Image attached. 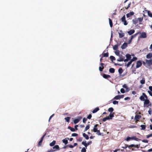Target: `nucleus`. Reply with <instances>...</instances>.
<instances>
[{
    "label": "nucleus",
    "mask_w": 152,
    "mask_h": 152,
    "mask_svg": "<svg viewBox=\"0 0 152 152\" xmlns=\"http://www.w3.org/2000/svg\"><path fill=\"white\" fill-rule=\"evenodd\" d=\"M140 146V144H139L138 145H134V144H132L129 145H125L124 147H123V148H126L128 147L129 149H130L131 148L134 147L137 148L138 149L139 148Z\"/></svg>",
    "instance_id": "1"
},
{
    "label": "nucleus",
    "mask_w": 152,
    "mask_h": 152,
    "mask_svg": "<svg viewBox=\"0 0 152 152\" xmlns=\"http://www.w3.org/2000/svg\"><path fill=\"white\" fill-rule=\"evenodd\" d=\"M82 118L81 116H78L76 118H72V120L74 124H77L82 119Z\"/></svg>",
    "instance_id": "2"
},
{
    "label": "nucleus",
    "mask_w": 152,
    "mask_h": 152,
    "mask_svg": "<svg viewBox=\"0 0 152 152\" xmlns=\"http://www.w3.org/2000/svg\"><path fill=\"white\" fill-rule=\"evenodd\" d=\"M114 113H110L109 116H107L103 119L102 121L105 122L107 120L112 119V118L114 116Z\"/></svg>",
    "instance_id": "3"
},
{
    "label": "nucleus",
    "mask_w": 152,
    "mask_h": 152,
    "mask_svg": "<svg viewBox=\"0 0 152 152\" xmlns=\"http://www.w3.org/2000/svg\"><path fill=\"white\" fill-rule=\"evenodd\" d=\"M118 56L119 58L117 59V61L118 62L123 61V60H124V59L125 58V57L121 54H120Z\"/></svg>",
    "instance_id": "4"
},
{
    "label": "nucleus",
    "mask_w": 152,
    "mask_h": 152,
    "mask_svg": "<svg viewBox=\"0 0 152 152\" xmlns=\"http://www.w3.org/2000/svg\"><path fill=\"white\" fill-rule=\"evenodd\" d=\"M144 101L143 105L144 107H148L149 105H147L150 103V101L148 99H145Z\"/></svg>",
    "instance_id": "5"
},
{
    "label": "nucleus",
    "mask_w": 152,
    "mask_h": 152,
    "mask_svg": "<svg viewBox=\"0 0 152 152\" xmlns=\"http://www.w3.org/2000/svg\"><path fill=\"white\" fill-rule=\"evenodd\" d=\"M124 96V95H118L115 96L113 99L119 100L123 98Z\"/></svg>",
    "instance_id": "6"
},
{
    "label": "nucleus",
    "mask_w": 152,
    "mask_h": 152,
    "mask_svg": "<svg viewBox=\"0 0 152 152\" xmlns=\"http://www.w3.org/2000/svg\"><path fill=\"white\" fill-rule=\"evenodd\" d=\"M140 33V32H137V33H136V34H135L134 35H132L131 36V38L129 40V41H128L129 44H130L132 42V39H134V37H135L138 34H139Z\"/></svg>",
    "instance_id": "7"
},
{
    "label": "nucleus",
    "mask_w": 152,
    "mask_h": 152,
    "mask_svg": "<svg viewBox=\"0 0 152 152\" xmlns=\"http://www.w3.org/2000/svg\"><path fill=\"white\" fill-rule=\"evenodd\" d=\"M125 15H124L121 18V20L122 22L124 23V25L125 26L127 25L128 23L126 22V19H125Z\"/></svg>",
    "instance_id": "8"
},
{
    "label": "nucleus",
    "mask_w": 152,
    "mask_h": 152,
    "mask_svg": "<svg viewBox=\"0 0 152 152\" xmlns=\"http://www.w3.org/2000/svg\"><path fill=\"white\" fill-rule=\"evenodd\" d=\"M140 33L139 34H140L141 35L140 36V38H145L147 36L146 33L145 32H142V33Z\"/></svg>",
    "instance_id": "9"
},
{
    "label": "nucleus",
    "mask_w": 152,
    "mask_h": 152,
    "mask_svg": "<svg viewBox=\"0 0 152 152\" xmlns=\"http://www.w3.org/2000/svg\"><path fill=\"white\" fill-rule=\"evenodd\" d=\"M46 134V133H45L43 136L41 138L40 140L39 141L38 143V145L39 146H41L42 145V141L43 140V139L44 137L45 136V135Z\"/></svg>",
    "instance_id": "10"
},
{
    "label": "nucleus",
    "mask_w": 152,
    "mask_h": 152,
    "mask_svg": "<svg viewBox=\"0 0 152 152\" xmlns=\"http://www.w3.org/2000/svg\"><path fill=\"white\" fill-rule=\"evenodd\" d=\"M142 64L141 61H137L136 63V68H137L141 66Z\"/></svg>",
    "instance_id": "11"
},
{
    "label": "nucleus",
    "mask_w": 152,
    "mask_h": 152,
    "mask_svg": "<svg viewBox=\"0 0 152 152\" xmlns=\"http://www.w3.org/2000/svg\"><path fill=\"white\" fill-rule=\"evenodd\" d=\"M145 62L149 65H152V58L150 60H146Z\"/></svg>",
    "instance_id": "12"
},
{
    "label": "nucleus",
    "mask_w": 152,
    "mask_h": 152,
    "mask_svg": "<svg viewBox=\"0 0 152 152\" xmlns=\"http://www.w3.org/2000/svg\"><path fill=\"white\" fill-rule=\"evenodd\" d=\"M120 32L118 33L119 35V37L120 38H121L124 36V33L122 32V31L121 30L120 31Z\"/></svg>",
    "instance_id": "13"
},
{
    "label": "nucleus",
    "mask_w": 152,
    "mask_h": 152,
    "mask_svg": "<svg viewBox=\"0 0 152 152\" xmlns=\"http://www.w3.org/2000/svg\"><path fill=\"white\" fill-rule=\"evenodd\" d=\"M127 46V44L126 42H124L121 46V48L122 49H124L126 48Z\"/></svg>",
    "instance_id": "14"
},
{
    "label": "nucleus",
    "mask_w": 152,
    "mask_h": 152,
    "mask_svg": "<svg viewBox=\"0 0 152 152\" xmlns=\"http://www.w3.org/2000/svg\"><path fill=\"white\" fill-rule=\"evenodd\" d=\"M134 14V12H131L129 13H127L126 15V17L127 18H129L130 17L133 15Z\"/></svg>",
    "instance_id": "15"
},
{
    "label": "nucleus",
    "mask_w": 152,
    "mask_h": 152,
    "mask_svg": "<svg viewBox=\"0 0 152 152\" xmlns=\"http://www.w3.org/2000/svg\"><path fill=\"white\" fill-rule=\"evenodd\" d=\"M135 32L134 30V29H131L129 31L127 32L130 35H132Z\"/></svg>",
    "instance_id": "16"
},
{
    "label": "nucleus",
    "mask_w": 152,
    "mask_h": 152,
    "mask_svg": "<svg viewBox=\"0 0 152 152\" xmlns=\"http://www.w3.org/2000/svg\"><path fill=\"white\" fill-rule=\"evenodd\" d=\"M68 140H69V138H66L63 139L62 141L64 143L65 145H66L68 142Z\"/></svg>",
    "instance_id": "17"
},
{
    "label": "nucleus",
    "mask_w": 152,
    "mask_h": 152,
    "mask_svg": "<svg viewBox=\"0 0 152 152\" xmlns=\"http://www.w3.org/2000/svg\"><path fill=\"white\" fill-rule=\"evenodd\" d=\"M126 58L129 61H130L131 59V55L129 54H126Z\"/></svg>",
    "instance_id": "18"
},
{
    "label": "nucleus",
    "mask_w": 152,
    "mask_h": 152,
    "mask_svg": "<svg viewBox=\"0 0 152 152\" xmlns=\"http://www.w3.org/2000/svg\"><path fill=\"white\" fill-rule=\"evenodd\" d=\"M98 126V124H96V125L94 126L93 129V131L94 132H96V131H97L98 129L97 127Z\"/></svg>",
    "instance_id": "19"
},
{
    "label": "nucleus",
    "mask_w": 152,
    "mask_h": 152,
    "mask_svg": "<svg viewBox=\"0 0 152 152\" xmlns=\"http://www.w3.org/2000/svg\"><path fill=\"white\" fill-rule=\"evenodd\" d=\"M141 116L140 115H136L134 117V119L136 121H138L141 118Z\"/></svg>",
    "instance_id": "20"
},
{
    "label": "nucleus",
    "mask_w": 152,
    "mask_h": 152,
    "mask_svg": "<svg viewBox=\"0 0 152 152\" xmlns=\"http://www.w3.org/2000/svg\"><path fill=\"white\" fill-rule=\"evenodd\" d=\"M103 77L105 79H107L108 78L110 77V76L108 75H106L105 74H104L103 75Z\"/></svg>",
    "instance_id": "21"
},
{
    "label": "nucleus",
    "mask_w": 152,
    "mask_h": 152,
    "mask_svg": "<svg viewBox=\"0 0 152 152\" xmlns=\"http://www.w3.org/2000/svg\"><path fill=\"white\" fill-rule=\"evenodd\" d=\"M152 57V53H150L148 54L146 56V58L148 59L151 58Z\"/></svg>",
    "instance_id": "22"
},
{
    "label": "nucleus",
    "mask_w": 152,
    "mask_h": 152,
    "mask_svg": "<svg viewBox=\"0 0 152 152\" xmlns=\"http://www.w3.org/2000/svg\"><path fill=\"white\" fill-rule=\"evenodd\" d=\"M109 72L111 73H113L115 72V70L113 68H111L109 69Z\"/></svg>",
    "instance_id": "23"
},
{
    "label": "nucleus",
    "mask_w": 152,
    "mask_h": 152,
    "mask_svg": "<svg viewBox=\"0 0 152 152\" xmlns=\"http://www.w3.org/2000/svg\"><path fill=\"white\" fill-rule=\"evenodd\" d=\"M99 110V107H97L94 109L92 111V112L93 113H96Z\"/></svg>",
    "instance_id": "24"
},
{
    "label": "nucleus",
    "mask_w": 152,
    "mask_h": 152,
    "mask_svg": "<svg viewBox=\"0 0 152 152\" xmlns=\"http://www.w3.org/2000/svg\"><path fill=\"white\" fill-rule=\"evenodd\" d=\"M83 135L84 137L86 140H88L89 139V137L85 133H83Z\"/></svg>",
    "instance_id": "25"
},
{
    "label": "nucleus",
    "mask_w": 152,
    "mask_h": 152,
    "mask_svg": "<svg viewBox=\"0 0 152 152\" xmlns=\"http://www.w3.org/2000/svg\"><path fill=\"white\" fill-rule=\"evenodd\" d=\"M123 70L122 68H120L118 69V72L119 74V75H121V74L123 73Z\"/></svg>",
    "instance_id": "26"
},
{
    "label": "nucleus",
    "mask_w": 152,
    "mask_h": 152,
    "mask_svg": "<svg viewBox=\"0 0 152 152\" xmlns=\"http://www.w3.org/2000/svg\"><path fill=\"white\" fill-rule=\"evenodd\" d=\"M147 11L148 15L150 17L152 18V13L150 11L146 10Z\"/></svg>",
    "instance_id": "27"
},
{
    "label": "nucleus",
    "mask_w": 152,
    "mask_h": 152,
    "mask_svg": "<svg viewBox=\"0 0 152 152\" xmlns=\"http://www.w3.org/2000/svg\"><path fill=\"white\" fill-rule=\"evenodd\" d=\"M56 143V141L55 140H53L52 141V142L50 143V146H54V145Z\"/></svg>",
    "instance_id": "28"
},
{
    "label": "nucleus",
    "mask_w": 152,
    "mask_h": 152,
    "mask_svg": "<svg viewBox=\"0 0 152 152\" xmlns=\"http://www.w3.org/2000/svg\"><path fill=\"white\" fill-rule=\"evenodd\" d=\"M104 51L102 53V54L103 55V57H108L109 56V54L108 53H104Z\"/></svg>",
    "instance_id": "29"
},
{
    "label": "nucleus",
    "mask_w": 152,
    "mask_h": 152,
    "mask_svg": "<svg viewBox=\"0 0 152 152\" xmlns=\"http://www.w3.org/2000/svg\"><path fill=\"white\" fill-rule=\"evenodd\" d=\"M109 20L110 26L111 27H112L113 26V23L112 20L110 18H109Z\"/></svg>",
    "instance_id": "30"
},
{
    "label": "nucleus",
    "mask_w": 152,
    "mask_h": 152,
    "mask_svg": "<svg viewBox=\"0 0 152 152\" xmlns=\"http://www.w3.org/2000/svg\"><path fill=\"white\" fill-rule=\"evenodd\" d=\"M110 58L112 62L113 61V60H115V58L113 56H110Z\"/></svg>",
    "instance_id": "31"
},
{
    "label": "nucleus",
    "mask_w": 152,
    "mask_h": 152,
    "mask_svg": "<svg viewBox=\"0 0 152 152\" xmlns=\"http://www.w3.org/2000/svg\"><path fill=\"white\" fill-rule=\"evenodd\" d=\"M70 119V117H65L64 118V119L68 123H69V122Z\"/></svg>",
    "instance_id": "32"
},
{
    "label": "nucleus",
    "mask_w": 152,
    "mask_h": 152,
    "mask_svg": "<svg viewBox=\"0 0 152 152\" xmlns=\"http://www.w3.org/2000/svg\"><path fill=\"white\" fill-rule=\"evenodd\" d=\"M68 128L70 129L72 132H75V129L74 128L70 126H69L68 127Z\"/></svg>",
    "instance_id": "33"
},
{
    "label": "nucleus",
    "mask_w": 152,
    "mask_h": 152,
    "mask_svg": "<svg viewBox=\"0 0 152 152\" xmlns=\"http://www.w3.org/2000/svg\"><path fill=\"white\" fill-rule=\"evenodd\" d=\"M82 145H83L86 148H87V143H86V141H83L82 142Z\"/></svg>",
    "instance_id": "34"
},
{
    "label": "nucleus",
    "mask_w": 152,
    "mask_h": 152,
    "mask_svg": "<svg viewBox=\"0 0 152 152\" xmlns=\"http://www.w3.org/2000/svg\"><path fill=\"white\" fill-rule=\"evenodd\" d=\"M113 49L114 50H117L118 48V45L117 44L114 45L113 47Z\"/></svg>",
    "instance_id": "35"
},
{
    "label": "nucleus",
    "mask_w": 152,
    "mask_h": 152,
    "mask_svg": "<svg viewBox=\"0 0 152 152\" xmlns=\"http://www.w3.org/2000/svg\"><path fill=\"white\" fill-rule=\"evenodd\" d=\"M140 99L142 101H144L145 100V98H144V96L142 95V96H141L140 97Z\"/></svg>",
    "instance_id": "36"
},
{
    "label": "nucleus",
    "mask_w": 152,
    "mask_h": 152,
    "mask_svg": "<svg viewBox=\"0 0 152 152\" xmlns=\"http://www.w3.org/2000/svg\"><path fill=\"white\" fill-rule=\"evenodd\" d=\"M140 83L142 84H143L145 83V80L144 78H143L142 80L140 81Z\"/></svg>",
    "instance_id": "37"
},
{
    "label": "nucleus",
    "mask_w": 152,
    "mask_h": 152,
    "mask_svg": "<svg viewBox=\"0 0 152 152\" xmlns=\"http://www.w3.org/2000/svg\"><path fill=\"white\" fill-rule=\"evenodd\" d=\"M115 55L117 56H118L120 55L119 51L118 50H116V51H115Z\"/></svg>",
    "instance_id": "38"
},
{
    "label": "nucleus",
    "mask_w": 152,
    "mask_h": 152,
    "mask_svg": "<svg viewBox=\"0 0 152 152\" xmlns=\"http://www.w3.org/2000/svg\"><path fill=\"white\" fill-rule=\"evenodd\" d=\"M132 63V62L130 60L129 61L127 65H126V66L127 67H128Z\"/></svg>",
    "instance_id": "39"
},
{
    "label": "nucleus",
    "mask_w": 152,
    "mask_h": 152,
    "mask_svg": "<svg viewBox=\"0 0 152 152\" xmlns=\"http://www.w3.org/2000/svg\"><path fill=\"white\" fill-rule=\"evenodd\" d=\"M143 19V18L142 17L137 18L136 19L137 20V21H139V22H142V21Z\"/></svg>",
    "instance_id": "40"
},
{
    "label": "nucleus",
    "mask_w": 152,
    "mask_h": 152,
    "mask_svg": "<svg viewBox=\"0 0 152 152\" xmlns=\"http://www.w3.org/2000/svg\"><path fill=\"white\" fill-rule=\"evenodd\" d=\"M114 110V109L112 107H110L108 109V111L109 112H110L111 113H112V112Z\"/></svg>",
    "instance_id": "41"
},
{
    "label": "nucleus",
    "mask_w": 152,
    "mask_h": 152,
    "mask_svg": "<svg viewBox=\"0 0 152 152\" xmlns=\"http://www.w3.org/2000/svg\"><path fill=\"white\" fill-rule=\"evenodd\" d=\"M140 127L142 128L141 129L144 130L146 128V126L145 125H142L140 126Z\"/></svg>",
    "instance_id": "42"
},
{
    "label": "nucleus",
    "mask_w": 152,
    "mask_h": 152,
    "mask_svg": "<svg viewBox=\"0 0 152 152\" xmlns=\"http://www.w3.org/2000/svg\"><path fill=\"white\" fill-rule=\"evenodd\" d=\"M133 23L134 24L136 25L137 23V20H132Z\"/></svg>",
    "instance_id": "43"
},
{
    "label": "nucleus",
    "mask_w": 152,
    "mask_h": 152,
    "mask_svg": "<svg viewBox=\"0 0 152 152\" xmlns=\"http://www.w3.org/2000/svg\"><path fill=\"white\" fill-rule=\"evenodd\" d=\"M137 127L135 125H131L129 126V128H135Z\"/></svg>",
    "instance_id": "44"
},
{
    "label": "nucleus",
    "mask_w": 152,
    "mask_h": 152,
    "mask_svg": "<svg viewBox=\"0 0 152 152\" xmlns=\"http://www.w3.org/2000/svg\"><path fill=\"white\" fill-rule=\"evenodd\" d=\"M137 59V58L136 57H134L131 60V61L132 62L134 61H136Z\"/></svg>",
    "instance_id": "45"
},
{
    "label": "nucleus",
    "mask_w": 152,
    "mask_h": 152,
    "mask_svg": "<svg viewBox=\"0 0 152 152\" xmlns=\"http://www.w3.org/2000/svg\"><path fill=\"white\" fill-rule=\"evenodd\" d=\"M118 101H114L113 102V104H118Z\"/></svg>",
    "instance_id": "46"
},
{
    "label": "nucleus",
    "mask_w": 152,
    "mask_h": 152,
    "mask_svg": "<svg viewBox=\"0 0 152 152\" xmlns=\"http://www.w3.org/2000/svg\"><path fill=\"white\" fill-rule=\"evenodd\" d=\"M82 137H79L77 140V141L81 142L82 141Z\"/></svg>",
    "instance_id": "47"
},
{
    "label": "nucleus",
    "mask_w": 152,
    "mask_h": 152,
    "mask_svg": "<svg viewBox=\"0 0 152 152\" xmlns=\"http://www.w3.org/2000/svg\"><path fill=\"white\" fill-rule=\"evenodd\" d=\"M89 128H90L89 125H87L85 128L84 131L85 132V131H86L87 130H88Z\"/></svg>",
    "instance_id": "48"
},
{
    "label": "nucleus",
    "mask_w": 152,
    "mask_h": 152,
    "mask_svg": "<svg viewBox=\"0 0 152 152\" xmlns=\"http://www.w3.org/2000/svg\"><path fill=\"white\" fill-rule=\"evenodd\" d=\"M152 112V109L151 108H149L148 111V114L151 115V112Z\"/></svg>",
    "instance_id": "49"
},
{
    "label": "nucleus",
    "mask_w": 152,
    "mask_h": 152,
    "mask_svg": "<svg viewBox=\"0 0 152 152\" xmlns=\"http://www.w3.org/2000/svg\"><path fill=\"white\" fill-rule=\"evenodd\" d=\"M87 119L86 118H84L83 120V123H85L86 121H87Z\"/></svg>",
    "instance_id": "50"
},
{
    "label": "nucleus",
    "mask_w": 152,
    "mask_h": 152,
    "mask_svg": "<svg viewBox=\"0 0 152 152\" xmlns=\"http://www.w3.org/2000/svg\"><path fill=\"white\" fill-rule=\"evenodd\" d=\"M131 139L132 140H137L139 139L138 138H137L135 136H134L133 137H131Z\"/></svg>",
    "instance_id": "51"
},
{
    "label": "nucleus",
    "mask_w": 152,
    "mask_h": 152,
    "mask_svg": "<svg viewBox=\"0 0 152 152\" xmlns=\"http://www.w3.org/2000/svg\"><path fill=\"white\" fill-rule=\"evenodd\" d=\"M142 94L144 96V98H145L146 99H147L148 97L145 93H143Z\"/></svg>",
    "instance_id": "52"
},
{
    "label": "nucleus",
    "mask_w": 152,
    "mask_h": 152,
    "mask_svg": "<svg viewBox=\"0 0 152 152\" xmlns=\"http://www.w3.org/2000/svg\"><path fill=\"white\" fill-rule=\"evenodd\" d=\"M81 152H86V150L85 148L83 147V148L81 150Z\"/></svg>",
    "instance_id": "53"
},
{
    "label": "nucleus",
    "mask_w": 152,
    "mask_h": 152,
    "mask_svg": "<svg viewBox=\"0 0 152 152\" xmlns=\"http://www.w3.org/2000/svg\"><path fill=\"white\" fill-rule=\"evenodd\" d=\"M120 91L122 94L124 93L125 92L124 89L123 88H122L121 89Z\"/></svg>",
    "instance_id": "54"
},
{
    "label": "nucleus",
    "mask_w": 152,
    "mask_h": 152,
    "mask_svg": "<svg viewBox=\"0 0 152 152\" xmlns=\"http://www.w3.org/2000/svg\"><path fill=\"white\" fill-rule=\"evenodd\" d=\"M78 135V134L76 133H73L72 134V137H76Z\"/></svg>",
    "instance_id": "55"
},
{
    "label": "nucleus",
    "mask_w": 152,
    "mask_h": 152,
    "mask_svg": "<svg viewBox=\"0 0 152 152\" xmlns=\"http://www.w3.org/2000/svg\"><path fill=\"white\" fill-rule=\"evenodd\" d=\"M96 132H97V133H96L97 134L99 135H101V134L100 133L99 130H98L97 131H96Z\"/></svg>",
    "instance_id": "56"
},
{
    "label": "nucleus",
    "mask_w": 152,
    "mask_h": 152,
    "mask_svg": "<svg viewBox=\"0 0 152 152\" xmlns=\"http://www.w3.org/2000/svg\"><path fill=\"white\" fill-rule=\"evenodd\" d=\"M92 117V115L91 114H89L87 116V118H86L87 119H90Z\"/></svg>",
    "instance_id": "57"
},
{
    "label": "nucleus",
    "mask_w": 152,
    "mask_h": 152,
    "mask_svg": "<svg viewBox=\"0 0 152 152\" xmlns=\"http://www.w3.org/2000/svg\"><path fill=\"white\" fill-rule=\"evenodd\" d=\"M152 137V134H150L147 135L146 136V138H148L150 137Z\"/></svg>",
    "instance_id": "58"
},
{
    "label": "nucleus",
    "mask_w": 152,
    "mask_h": 152,
    "mask_svg": "<svg viewBox=\"0 0 152 152\" xmlns=\"http://www.w3.org/2000/svg\"><path fill=\"white\" fill-rule=\"evenodd\" d=\"M104 68V67L102 68L101 66H99V70L100 71L102 72L103 71V69Z\"/></svg>",
    "instance_id": "59"
},
{
    "label": "nucleus",
    "mask_w": 152,
    "mask_h": 152,
    "mask_svg": "<svg viewBox=\"0 0 152 152\" xmlns=\"http://www.w3.org/2000/svg\"><path fill=\"white\" fill-rule=\"evenodd\" d=\"M92 143V141H89L87 143V146L91 144Z\"/></svg>",
    "instance_id": "60"
},
{
    "label": "nucleus",
    "mask_w": 152,
    "mask_h": 152,
    "mask_svg": "<svg viewBox=\"0 0 152 152\" xmlns=\"http://www.w3.org/2000/svg\"><path fill=\"white\" fill-rule=\"evenodd\" d=\"M151 92L152 91H148V93L151 96H152V93Z\"/></svg>",
    "instance_id": "61"
},
{
    "label": "nucleus",
    "mask_w": 152,
    "mask_h": 152,
    "mask_svg": "<svg viewBox=\"0 0 152 152\" xmlns=\"http://www.w3.org/2000/svg\"><path fill=\"white\" fill-rule=\"evenodd\" d=\"M142 142H144L148 143V140H142Z\"/></svg>",
    "instance_id": "62"
},
{
    "label": "nucleus",
    "mask_w": 152,
    "mask_h": 152,
    "mask_svg": "<svg viewBox=\"0 0 152 152\" xmlns=\"http://www.w3.org/2000/svg\"><path fill=\"white\" fill-rule=\"evenodd\" d=\"M131 137H128L126 139V140L127 141H128L129 140H131Z\"/></svg>",
    "instance_id": "63"
},
{
    "label": "nucleus",
    "mask_w": 152,
    "mask_h": 152,
    "mask_svg": "<svg viewBox=\"0 0 152 152\" xmlns=\"http://www.w3.org/2000/svg\"><path fill=\"white\" fill-rule=\"evenodd\" d=\"M149 89L150 90V91H152V86H149Z\"/></svg>",
    "instance_id": "64"
}]
</instances>
